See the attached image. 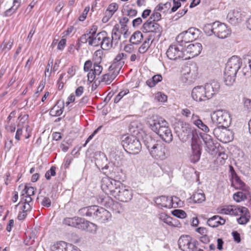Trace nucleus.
Returning <instances> with one entry per match:
<instances>
[{"label":"nucleus","instance_id":"nucleus-26","mask_svg":"<svg viewBox=\"0 0 251 251\" xmlns=\"http://www.w3.org/2000/svg\"><path fill=\"white\" fill-rule=\"evenodd\" d=\"M194 40L190 36V35L188 34L187 31L182 32L177 35L176 38V41L180 45H182V46L185 45V44L192 42Z\"/></svg>","mask_w":251,"mask_h":251},{"label":"nucleus","instance_id":"nucleus-14","mask_svg":"<svg viewBox=\"0 0 251 251\" xmlns=\"http://www.w3.org/2000/svg\"><path fill=\"white\" fill-rule=\"evenodd\" d=\"M192 98L196 101H202L209 100L203 86L195 87L191 92Z\"/></svg>","mask_w":251,"mask_h":251},{"label":"nucleus","instance_id":"nucleus-9","mask_svg":"<svg viewBox=\"0 0 251 251\" xmlns=\"http://www.w3.org/2000/svg\"><path fill=\"white\" fill-rule=\"evenodd\" d=\"M197 241L189 235L181 236L178 241L179 248L183 251H193Z\"/></svg>","mask_w":251,"mask_h":251},{"label":"nucleus","instance_id":"nucleus-25","mask_svg":"<svg viewBox=\"0 0 251 251\" xmlns=\"http://www.w3.org/2000/svg\"><path fill=\"white\" fill-rule=\"evenodd\" d=\"M244 67L242 72L245 76H251V56H247L243 58Z\"/></svg>","mask_w":251,"mask_h":251},{"label":"nucleus","instance_id":"nucleus-16","mask_svg":"<svg viewBox=\"0 0 251 251\" xmlns=\"http://www.w3.org/2000/svg\"><path fill=\"white\" fill-rule=\"evenodd\" d=\"M203 86L209 99H210L215 95H216L219 92L220 89L219 83L214 80H211L206 83Z\"/></svg>","mask_w":251,"mask_h":251},{"label":"nucleus","instance_id":"nucleus-1","mask_svg":"<svg viewBox=\"0 0 251 251\" xmlns=\"http://www.w3.org/2000/svg\"><path fill=\"white\" fill-rule=\"evenodd\" d=\"M101 188L105 194L114 197L121 201L127 202L132 199V190L120 181L104 177L101 181Z\"/></svg>","mask_w":251,"mask_h":251},{"label":"nucleus","instance_id":"nucleus-43","mask_svg":"<svg viewBox=\"0 0 251 251\" xmlns=\"http://www.w3.org/2000/svg\"><path fill=\"white\" fill-rule=\"evenodd\" d=\"M195 203H201L205 200V195L203 193L196 192L191 198Z\"/></svg>","mask_w":251,"mask_h":251},{"label":"nucleus","instance_id":"nucleus-50","mask_svg":"<svg viewBox=\"0 0 251 251\" xmlns=\"http://www.w3.org/2000/svg\"><path fill=\"white\" fill-rule=\"evenodd\" d=\"M172 214L179 218L183 219L186 217V213L182 210L175 209L172 211Z\"/></svg>","mask_w":251,"mask_h":251},{"label":"nucleus","instance_id":"nucleus-3","mask_svg":"<svg viewBox=\"0 0 251 251\" xmlns=\"http://www.w3.org/2000/svg\"><path fill=\"white\" fill-rule=\"evenodd\" d=\"M242 63V59L236 55H233L228 59L224 71V82L226 85L231 86L233 84Z\"/></svg>","mask_w":251,"mask_h":251},{"label":"nucleus","instance_id":"nucleus-15","mask_svg":"<svg viewBox=\"0 0 251 251\" xmlns=\"http://www.w3.org/2000/svg\"><path fill=\"white\" fill-rule=\"evenodd\" d=\"M202 50V45L201 43H196L189 45L184 50L185 57L184 59L194 57L198 55Z\"/></svg>","mask_w":251,"mask_h":251},{"label":"nucleus","instance_id":"nucleus-31","mask_svg":"<svg viewBox=\"0 0 251 251\" xmlns=\"http://www.w3.org/2000/svg\"><path fill=\"white\" fill-rule=\"evenodd\" d=\"M110 71V72L104 75L101 78V82H105L106 84H110L118 75L119 72L115 69Z\"/></svg>","mask_w":251,"mask_h":251},{"label":"nucleus","instance_id":"nucleus-4","mask_svg":"<svg viewBox=\"0 0 251 251\" xmlns=\"http://www.w3.org/2000/svg\"><path fill=\"white\" fill-rule=\"evenodd\" d=\"M144 143L152 157L160 160H164L166 158L167 149L163 143L155 141L148 135H146L144 138Z\"/></svg>","mask_w":251,"mask_h":251},{"label":"nucleus","instance_id":"nucleus-23","mask_svg":"<svg viewBox=\"0 0 251 251\" xmlns=\"http://www.w3.org/2000/svg\"><path fill=\"white\" fill-rule=\"evenodd\" d=\"M72 245L64 241H60L51 247V251H71Z\"/></svg>","mask_w":251,"mask_h":251},{"label":"nucleus","instance_id":"nucleus-45","mask_svg":"<svg viewBox=\"0 0 251 251\" xmlns=\"http://www.w3.org/2000/svg\"><path fill=\"white\" fill-rule=\"evenodd\" d=\"M159 219L169 226H174L173 218L165 213H162L159 215Z\"/></svg>","mask_w":251,"mask_h":251},{"label":"nucleus","instance_id":"nucleus-37","mask_svg":"<svg viewBox=\"0 0 251 251\" xmlns=\"http://www.w3.org/2000/svg\"><path fill=\"white\" fill-rule=\"evenodd\" d=\"M143 39V35L142 33L140 31H137L131 35L129 42L132 44L138 45L141 43Z\"/></svg>","mask_w":251,"mask_h":251},{"label":"nucleus","instance_id":"nucleus-64","mask_svg":"<svg viewBox=\"0 0 251 251\" xmlns=\"http://www.w3.org/2000/svg\"><path fill=\"white\" fill-rule=\"evenodd\" d=\"M41 204L47 207H49L51 205V201L48 197H43Z\"/></svg>","mask_w":251,"mask_h":251},{"label":"nucleus","instance_id":"nucleus-61","mask_svg":"<svg viewBox=\"0 0 251 251\" xmlns=\"http://www.w3.org/2000/svg\"><path fill=\"white\" fill-rule=\"evenodd\" d=\"M231 205H225L219 209V213L226 215H229L230 213Z\"/></svg>","mask_w":251,"mask_h":251},{"label":"nucleus","instance_id":"nucleus-47","mask_svg":"<svg viewBox=\"0 0 251 251\" xmlns=\"http://www.w3.org/2000/svg\"><path fill=\"white\" fill-rule=\"evenodd\" d=\"M214 23L207 24L204 25L203 29L204 33L208 36H211L214 33Z\"/></svg>","mask_w":251,"mask_h":251},{"label":"nucleus","instance_id":"nucleus-44","mask_svg":"<svg viewBox=\"0 0 251 251\" xmlns=\"http://www.w3.org/2000/svg\"><path fill=\"white\" fill-rule=\"evenodd\" d=\"M222 150L223 148L220 147V149L218 151L217 153L215 154L217 155V159L221 165L225 163L226 160L228 157L227 155L224 151H222Z\"/></svg>","mask_w":251,"mask_h":251},{"label":"nucleus","instance_id":"nucleus-48","mask_svg":"<svg viewBox=\"0 0 251 251\" xmlns=\"http://www.w3.org/2000/svg\"><path fill=\"white\" fill-rule=\"evenodd\" d=\"M103 55V52L102 50H96L94 54V63H100L102 60Z\"/></svg>","mask_w":251,"mask_h":251},{"label":"nucleus","instance_id":"nucleus-5","mask_svg":"<svg viewBox=\"0 0 251 251\" xmlns=\"http://www.w3.org/2000/svg\"><path fill=\"white\" fill-rule=\"evenodd\" d=\"M122 145L125 151L130 154H138L142 146L139 140L133 135H124L122 137Z\"/></svg>","mask_w":251,"mask_h":251},{"label":"nucleus","instance_id":"nucleus-6","mask_svg":"<svg viewBox=\"0 0 251 251\" xmlns=\"http://www.w3.org/2000/svg\"><path fill=\"white\" fill-rule=\"evenodd\" d=\"M175 130L180 140L183 143L190 139L192 141L193 139L198 138L197 135L194 134L193 129L190 125L185 122L178 123L177 126H175Z\"/></svg>","mask_w":251,"mask_h":251},{"label":"nucleus","instance_id":"nucleus-46","mask_svg":"<svg viewBox=\"0 0 251 251\" xmlns=\"http://www.w3.org/2000/svg\"><path fill=\"white\" fill-rule=\"evenodd\" d=\"M13 45V39H10L8 40H4L0 46V48L2 49V50L7 52L12 48Z\"/></svg>","mask_w":251,"mask_h":251},{"label":"nucleus","instance_id":"nucleus-29","mask_svg":"<svg viewBox=\"0 0 251 251\" xmlns=\"http://www.w3.org/2000/svg\"><path fill=\"white\" fill-rule=\"evenodd\" d=\"M81 218L74 217L73 218H66L63 220V223L65 225L75 227L79 229Z\"/></svg>","mask_w":251,"mask_h":251},{"label":"nucleus","instance_id":"nucleus-40","mask_svg":"<svg viewBox=\"0 0 251 251\" xmlns=\"http://www.w3.org/2000/svg\"><path fill=\"white\" fill-rule=\"evenodd\" d=\"M162 77L160 75H154L151 78L146 81L147 85L150 88L153 87L158 82L161 81Z\"/></svg>","mask_w":251,"mask_h":251},{"label":"nucleus","instance_id":"nucleus-8","mask_svg":"<svg viewBox=\"0 0 251 251\" xmlns=\"http://www.w3.org/2000/svg\"><path fill=\"white\" fill-rule=\"evenodd\" d=\"M167 57L171 60H176L178 58L185 57L184 48L178 43L171 45L167 50Z\"/></svg>","mask_w":251,"mask_h":251},{"label":"nucleus","instance_id":"nucleus-21","mask_svg":"<svg viewBox=\"0 0 251 251\" xmlns=\"http://www.w3.org/2000/svg\"><path fill=\"white\" fill-rule=\"evenodd\" d=\"M79 229L86 230L90 233H95L97 229L96 224L81 218Z\"/></svg>","mask_w":251,"mask_h":251},{"label":"nucleus","instance_id":"nucleus-36","mask_svg":"<svg viewBox=\"0 0 251 251\" xmlns=\"http://www.w3.org/2000/svg\"><path fill=\"white\" fill-rule=\"evenodd\" d=\"M153 40L154 39L152 38L151 35H150L139 47L138 49L139 52L142 54L146 52L151 46Z\"/></svg>","mask_w":251,"mask_h":251},{"label":"nucleus","instance_id":"nucleus-41","mask_svg":"<svg viewBox=\"0 0 251 251\" xmlns=\"http://www.w3.org/2000/svg\"><path fill=\"white\" fill-rule=\"evenodd\" d=\"M230 215L237 216L239 215L240 213H244L247 211V208L245 207H239L235 205H231L230 207Z\"/></svg>","mask_w":251,"mask_h":251},{"label":"nucleus","instance_id":"nucleus-38","mask_svg":"<svg viewBox=\"0 0 251 251\" xmlns=\"http://www.w3.org/2000/svg\"><path fill=\"white\" fill-rule=\"evenodd\" d=\"M250 191L246 192L245 191H239L233 195V199L239 202L248 199V196L249 195Z\"/></svg>","mask_w":251,"mask_h":251},{"label":"nucleus","instance_id":"nucleus-55","mask_svg":"<svg viewBox=\"0 0 251 251\" xmlns=\"http://www.w3.org/2000/svg\"><path fill=\"white\" fill-rule=\"evenodd\" d=\"M196 31L198 32L199 30L194 27H191L187 30V32L190 35V36L194 40L198 37V34Z\"/></svg>","mask_w":251,"mask_h":251},{"label":"nucleus","instance_id":"nucleus-18","mask_svg":"<svg viewBox=\"0 0 251 251\" xmlns=\"http://www.w3.org/2000/svg\"><path fill=\"white\" fill-rule=\"evenodd\" d=\"M173 199L172 197L161 196L155 199V202L156 204L159 205L162 207L170 208L173 207Z\"/></svg>","mask_w":251,"mask_h":251},{"label":"nucleus","instance_id":"nucleus-32","mask_svg":"<svg viewBox=\"0 0 251 251\" xmlns=\"http://www.w3.org/2000/svg\"><path fill=\"white\" fill-rule=\"evenodd\" d=\"M191 120L196 126L202 130L203 131L208 132L209 131V128L207 126L199 119L198 115L193 114L192 115Z\"/></svg>","mask_w":251,"mask_h":251},{"label":"nucleus","instance_id":"nucleus-49","mask_svg":"<svg viewBox=\"0 0 251 251\" xmlns=\"http://www.w3.org/2000/svg\"><path fill=\"white\" fill-rule=\"evenodd\" d=\"M111 208L115 213H120L123 210L121 204L118 202H113L111 205Z\"/></svg>","mask_w":251,"mask_h":251},{"label":"nucleus","instance_id":"nucleus-56","mask_svg":"<svg viewBox=\"0 0 251 251\" xmlns=\"http://www.w3.org/2000/svg\"><path fill=\"white\" fill-rule=\"evenodd\" d=\"M118 5L116 3H112L110 4L106 11L109 12L112 15L115 13V12L118 10Z\"/></svg>","mask_w":251,"mask_h":251},{"label":"nucleus","instance_id":"nucleus-57","mask_svg":"<svg viewBox=\"0 0 251 251\" xmlns=\"http://www.w3.org/2000/svg\"><path fill=\"white\" fill-rule=\"evenodd\" d=\"M129 92L128 90H126L124 91H121L115 98L114 99V102L118 103L121 99L125 96L126 94H128Z\"/></svg>","mask_w":251,"mask_h":251},{"label":"nucleus","instance_id":"nucleus-22","mask_svg":"<svg viewBox=\"0 0 251 251\" xmlns=\"http://www.w3.org/2000/svg\"><path fill=\"white\" fill-rule=\"evenodd\" d=\"M232 184L236 189L245 191L246 192H249L250 190L249 187L235 174L233 176Z\"/></svg>","mask_w":251,"mask_h":251},{"label":"nucleus","instance_id":"nucleus-39","mask_svg":"<svg viewBox=\"0 0 251 251\" xmlns=\"http://www.w3.org/2000/svg\"><path fill=\"white\" fill-rule=\"evenodd\" d=\"M21 1V0H14L13 2V6L5 11L4 15L8 17L15 13L20 6Z\"/></svg>","mask_w":251,"mask_h":251},{"label":"nucleus","instance_id":"nucleus-53","mask_svg":"<svg viewBox=\"0 0 251 251\" xmlns=\"http://www.w3.org/2000/svg\"><path fill=\"white\" fill-rule=\"evenodd\" d=\"M55 170L56 167L55 166H52L50 169L46 173L45 177L47 179L49 180L50 179L51 176H53L56 175Z\"/></svg>","mask_w":251,"mask_h":251},{"label":"nucleus","instance_id":"nucleus-59","mask_svg":"<svg viewBox=\"0 0 251 251\" xmlns=\"http://www.w3.org/2000/svg\"><path fill=\"white\" fill-rule=\"evenodd\" d=\"M100 63H94V69L92 71L95 73V75H99L102 72V67L99 65Z\"/></svg>","mask_w":251,"mask_h":251},{"label":"nucleus","instance_id":"nucleus-11","mask_svg":"<svg viewBox=\"0 0 251 251\" xmlns=\"http://www.w3.org/2000/svg\"><path fill=\"white\" fill-rule=\"evenodd\" d=\"M141 29L144 33L153 32L157 34L158 37L161 36L162 31V27L158 23L149 19L143 24Z\"/></svg>","mask_w":251,"mask_h":251},{"label":"nucleus","instance_id":"nucleus-13","mask_svg":"<svg viewBox=\"0 0 251 251\" xmlns=\"http://www.w3.org/2000/svg\"><path fill=\"white\" fill-rule=\"evenodd\" d=\"M214 34L219 38H226L230 34V29L224 23L218 21L214 22Z\"/></svg>","mask_w":251,"mask_h":251},{"label":"nucleus","instance_id":"nucleus-42","mask_svg":"<svg viewBox=\"0 0 251 251\" xmlns=\"http://www.w3.org/2000/svg\"><path fill=\"white\" fill-rule=\"evenodd\" d=\"M239 215H241V217L237 219L239 224L245 225L249 221L250 216L248 209L246 213H240Z\"/></svg>","mask_w":251,"mask_h":251},{"label":"nucleus","instance_id":"nucleus-27","mask_svg":"<svg viewBox=\"0 0 251 251\" xmlns=\"http://www.w3.org/2000/svg\"><path fill=\"white\" fill-rule=\"evenodd\" d=\"M122 34H123L120 31V25L116 24L114 26L111 32V38L113 39V42L114 43L115 47L118 44Z\"/></svg>","mask_w":251,"mask_h":251},{"label":"nucleus","instance_id":"nucleus-2","mask_svg":"<svg viewBox=\"0 0 251 251\" xmlns=\"http://www.w3.org/2000/svg\"><path fill=\"white\" fill-rule=\"evenodd\" d=\"M79 213L83 216L91 217L100 223H105L111 219V213L105 208L97 205L83 207L79 210Z\"/></svg>","mask_w":251,"mask_h":251},{"label":"nucleus","instance_id":"nucleus-33","mask_svg":"<svg viewBox=\"0 0 251 251\" xmlns=\"http://www.w3.org/2000/svg\"><path fill=\"white\" fill-rule=\"evenodd\" d=\"M106 34L107 32L103 31L98 33L96 36H91V39L89 42V45L93 46H97L99 45H101V41H102L101 37L103 35H106Z\"/></svg>","mask_w":251,"mask_h":251},{"label":"nucleus","instance_id":"nucleus-35","mask_svg":"<svg viewBox=\"0 0 251 251\" xmlns=\"http://www.w3.org/2000/svg\"><path fill=\"white\" fill-rule=\"evenodd\" d=\"M197 77L196 73L194 71L192 72L190 69H188V71L184 73L182 76V80L184 82L191 83L193 82Z\"/></svg>","mask_w":251,"mask_h":251},{"label":"nucleus","instance_id":"nucleus-54","mask_svg":"<svg viewBox=\"0 0 251 251\" xmlns=\"http://www.w3.org/2000/svg\"><path fill=\"white\" fill-rule=\"evenodd\" d=\"M161 18V15L158 12L155 10L153 11L152 14L151 15L149 19L154 22L159 21Z\"/></svg>","mask_w":251,"mask_h":251},{"label":"nucleus","instance_id":"nucleus-62","mask_svg":"<svg viewBox=\"0 0 251 251\" xmlns=\"http://www.w3.org/2000/svg\"><path fill=\"white\" fill-rule=\"evenodd\" d=\"M53 59H50L49 61L48 64L46 67V68L45 69V75H47V73L49 74V76H50L51 72V69H52V66L53 65Z\"/></svg>","mask_w":251,"mask_h":251},{"label":"nucleus","instance_id":"nucleus-7","mask_svg":"<svg viewBox=\"0 0 251 251\" xmlns=\"http://www.w3.org/2000/svg\"><path fill=\"white\" fill-rule=\"evenodd\" d=\"M211 120L219 127L226 128L231 123L229 114L226 111L219 110L214 112L211 115Z\"/></svg>","mask_w":251,"mask_h":251},{"label":"nucleus","instance_id":"nucleus-28","mask_svg":"<svg viewBox=\"0 0 251 251\" xmlns=\"http://www.w3.org/2000/svg\"><path fill=\"white\" fill-rule=\"evenodd\" d=\"M64 103L63 101L58 100L56 104L51 109L50 114L52 116H59L62 114Z\"/></svg>","mask_w":251,"mask_h":251},{"label":"nucleus","instance_id":"nucleus-52","mask_svg":"<svg viewBox=\"0 0 251 251\" xmlns=\"http://www.w3.org/2000/svg\"><path fill=\"white\" fill-rule=\"evenodd\" d=\"M32 199L31 198V196L25 195V197H23L21 198V201L18 203V204L16 205V207H17L19 204H21L22 203H29V204H32Z\"/></svg>","mask_w":251,"mask_h":251},{"label":"nucleus","instance_id":"nucleus-17","mask_svg":"<svg viewBox=\"0 0 251 251\" xmlns=\"http://www.w3.org/2000/svg\"><path fill=\"white\" fill-rule=\"evenodd\" d=\"M127 56L124 53H119L114 58L113 63L109 67V69L112 71L113 69L120 72L122 67L125 64V60Z\"/></svg>","mask_w":251,"mask_h":251},{"label":"nucleus","instance_id":"nucleus-30","mask_svg":"<svg viewBox=\"0 0 251 251\" xmlns=\"http://www.w3.org/2000/svg\"><path fill=\"white\" fill-rule=\"evenodd\" d=\"M102 41H101V48L102 50H108L114 46V43L113 42L112 38L106 35H103L101 37Z\"/></svg>","mask_w":251,"mask_h":251},{"label":"nucleus","instance_id":"nucleus-24","mask_svg":"<svg viewBox=\"0 0 251 251\" xmlns=\"http://www.w3.org/2000/svg\"><path fill=\"white\" fill-rule=\"evenodd\" d=\"M226 220L218 215H215L209 218L207 221V225L212 227H216L219 225L225 224Z\"/></svg>","mask_w":251,"mask_h":251},{"label":"nucleus","instance_id":"nucleus-19","mask_svg":"<svg viewBox=\"0 0 251 251\" xmlns=\"http://www.w3.org/2000/svg\"><path fill=\"white\" fill-rule=\"evenodd\" d=\"M157 134L164 140L165 142L170 143L173 140V134L172 131L169 128L168 125L165 127H162Z\"/></svg>","mask_w":251,"mask_h":251},{"label":"nucleus","instance_id":"nucleus-34","mask_svg":"<svg viewBox=\"0 0 251 251\" xmlns=\"http://www.w3.org/2000/svg\"><path fill=\"white\" fill-rule=\"evenodd\" d=\"M207 151L212 155L217 154L218 151L220 149V147H217L213 142L211 139H209L207 141H204Z\"/></svg>","mask_w":251,"mask_h":251},{"label":"nucleus","instance_id":"nucleus-10","mask_svg":"<svg viewBox=\"0 0 251 251\" xmlns=\"http://www.w3.org/2000/svg\"><path fill=\"white\" fill-rule=\"evenodd\" d=\"M148 123L151 130L156 133L160 131L162 127L168 125L164 119L156 115L152 116L148 121Z\"/></svg>","mask_w":251,"mask_h":251},{"label":"nucleus","instance_id":"nucleus-63","mask_svg":"<svg viewBox=\"0 0 251 251\" xmlns=\"http://www.w3.org/2000/svg\"><path fill=\"white\" fill-rule=\"evenodd\" d=\"M25 191L27 196H31L35 194L34 188L31 186H25Z\"/></svg>","mask_w":251,"mask_h":251},{"label":"nucleus","instance_id":"nucleus-20","mask_svg":"<svg viewBox=\"0 0 251 251\" xmlns=\"http://www.w3.org/2000/svg\"><path fill=\"white\" fill-rule=\"evenodd\" d=\"M241 13L237 10H231L227 15L228 22L232 25H236L242 21Z\"/></svg>","mask_w":251,"mask_h":251},{"label":"nucleus","instance_id":"nucleus-51","mask_svg":"<svg viewBox=\"0 0 251 251\" xmlns=\"http://www.w3.org/2000/svg\"><path fill=\"white\" fill-rule=\"evenodd\" d=\"M91 39V36L89 35V34H84L81 36L80 38L78 39L79 44H85L87 42L89 43Z\"/></svg>","mask_w":251,"mask_h":251},{"label":"nucleus","instance_id":"nucleus-58","mask_svg":"<svg viewBox=\"0 0 251 251\" xmlns=\"http://www.w3.org/2000/svg\"><path fill=\"white\" fill-rule=\"evenodd\" d=\"M28 115L25 114L23 116L20 115L19 116L18 119L20 120L19 123L18 125V127H23L24 124L28 120Z\"/></svg>","mask_w":251,"mask_h":251},{"label":"nucleus","instance_id":"nucleus-60","mask_svg":"<svg viewBox=\"0 0 251 251\" xmlns=\"http://www.w3.org/2000/svg\"><path fill=\"white\" fill-rule=\"evenodd\" d=\"M155 99L159 101L165 102L167 100V97L161 92H158L156 94Z\"/></svg>","mask_w":251,"mask_h":251},{"label":"nucleus","instance_id":"nucleus-12","mask_svg":"<svg viewBox=\"0 0 251 251\" xmlns=\"http://www.w3.org/2000/svg\"><path fill=\"white\" fill-rule=\"evenodd\" d=\"M191 153L189 160L191 163H196L200 159L201 154V147L198 143L197 139H193L191 144Z\"/></svg>","mask_w":251,"mask_h":251}]
</instances>
